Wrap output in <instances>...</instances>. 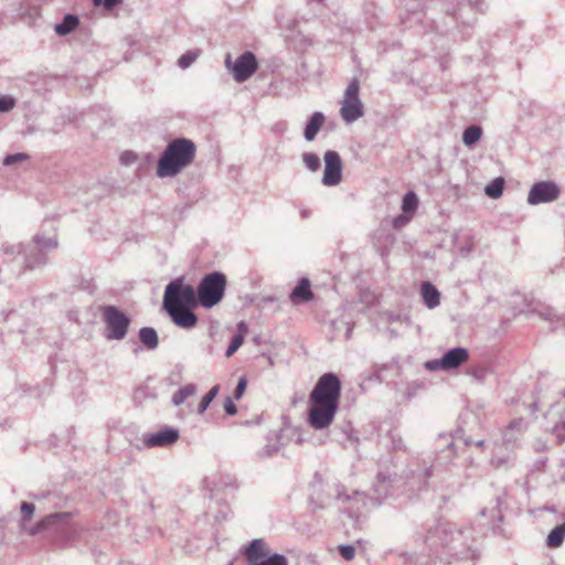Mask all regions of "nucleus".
I'll use <instances>...</instances> for the list:
<instances>
[{
  "mask_svg": "<svg viewBox=\"0 0 565 565\" xmlns=\"http://www.w3.org/2000/svg\"><path fill=\"white\" fill-rule=\"evenodd\" d=\"M198 303L194 287L185 284L183 278H177L167 285L163 309L178 327L191 329L196 324L198 317L192 309Z\"/></svg>",
  "mask_w": 565,
  "mask_h": 565,
  "instance_id": "obj_1",
  "label": "nucleus"
},
{
  "mask_svg": "<svg viewBox=\"0 0 565 565\" xmlns=\"http://www.w3.org/2000/svg\"><path fill=\"white\" fill-rule=\"evenodd\" d=\"M196 146L188 138L171 140L161 153L157 175L159 178H174L188 168L195 159Z\"/></svg>",
  "mask_w": 565,
  "mask_h": 565,
  "instance_id": "obj_2",
  "label": "nucleus"
},
{
  "mask_svg": "<svg viewBox=\"0 0 565 565\" xmlns=\"http://www.w3.org/2000/svg\"><path fill=\"white\" fill-rule=\"evenodd\" d=\"M226 288V277L221 271H213L205 275L198 288V302L204 308H212L217 305L224 297Z\"/></svg>",
  "mask_w": 565,
  "mask_h": 565,
  "instance_id": "obj_3",
  "label": "nucleus"
},
{
  "mask_svg": "<svg viewBox=\"0 0 565 565\" xmlns=\"http://www.w3.org/2000/svg\"><path fill=\"white\" fill-rule=\"evenodd\" d=\"M340 394L341 383L338 376L333 373H326L315 385L309 402L339 406Z\"/></svg>",
  "mask_w": 565,
  "mask_h": 565,
  "instance_id": "obj_4",
  "label": "nucleus"
},
{
  "mask_svg": "<svg viewBox=\"0 0 565 565\" xmlns=\"http://www.w3.org/2000/svg\"><path fill=\"white\" fill-rule=\"evenodd\" d=\"M244 555L248 565H288L286 556L271 553L269 545L263 539L253 540L245 547Z\"/></svg>",
  "mask_w": 565,
  "mask_h": 565,
  "instance_id": "obj_5",
  "label": "nucleus"
},
{
  "mask_svg": "<svg viewBox=\"0 0 565 565\" xmlns=\"http://www.w3.org/2000/svg\"><path fill=\"white\" fill-rule=\"evenodd\" d=\"M102 313L105 323V338L117 341L125 339L130 326L129 317L115 306H105Z\"/></svg>",
  "mask_w": 565,
  "mask_h": 565,
  "instance_id": "obj_6",
  "label": "nucleus"
},
{
  "mask_svg": "<svg viewBox=\"0 0 565 565\" xmlns=\"http://www.w3.org/2000/svg\"><path fill=\"white\" fill-rule=\"evenodd\" d=\"M360 84L353 78L344 90L340 114L344 121L353 122L363 116V104L359 97Z\"/></svg>",
  "mask_w": 565,
  "mask_h": 565,
  "instance_id": "obj_7",
  "label": "nucleus"
},
{
  "mask_svg": "<svg viewBox=\"0 0 565 565\" xmlns=\"http://www.w3.org/2000/svg\"><path fill=\"white\" fill-rule=\"evenodd\" d=\"M225 67L232 73L237 83H243L256 72L258 63L254 53L247 51L241 54L234 63L232 62L231 54H227Z\"/></svg>",
  "mask_w": 565,
  "mask_h": 565,
  "instance_id": "obj_8",
  "label": "nucleus"
},
{
  "mask_svg": "<svg viewBox=\"0 0 565 565\" xmlns=\"http://www.w3.org/2000/svg\"><path fill=\"white\" fill-rule=\"evenodd\" d=\"M559 194L561 190L556 183L551 181L536 182L530 189L527 203L531 205L550 203L557 200Z\"/></svg>",
  "mask_w": 565,
  "mask_h": 565,
  "instance_id": "obj_9",
  "label": "nucleus"
},
{
  "mask_svg": "<svg viewBox=\"0 0 565 565\" xmlns=\"http://www.w3.org/2000/svg\"><path fill=\"white\" fill-rule=\"evenodd\" d=\"M310 403V408L308 413V423L315 429H323L327 428L335 416V413L339 406L330 405V404H316Z\"/></svg>",
  "mask_w": 565,
  "mask_h": 565,
  "instance_id": "obj_10",
  "label": "nucleus"
},
{
  "mask_svg": "<svg viewBox=\"0 0 565 565\" xmlns=\"http://www.w3.org/2000/svg\"><path fill=\"white\" fill-rule=\"evenodd\" d=\"M342 180V162L337 151L328 150L324 153V172L322 184L326 186L338 185Z\"/></svg>",
  "mask_w": 565,
  "mask_h": 565,
  "instance_id": "obj_11",
  "label": "nucleus"
},
{
  "mask_svg": "<svg viewBox=\"0 0 565 565\" xmlns=\"http://www.w3.org/2000/svg\"><path fill=\"white\" fill-rule=\"evenodd\" d=\"M4 252L7 254L22 253L24 254V263L25 266L30 269L38 268L47 263V252L32 248V246L28 245L23 247L21 244L6 246Z\"/></svg>",
  "mask_w": 565,
  "mask_h": 565,
  "instance_id": "obj_12",
  "label": "nucleus"
},
{
  "mask_svg": "<svg viewBox=\"0 0 565 565\" xmlns=\"http://www.w3.org/2000/svg\"><path fill=\"white\" fill-rule=\"evenodd\" d=\"M20 509H21V513H22V520H21L20 526L24 532H26L31 535H35V534L40 533L41 531L45 530L46 527L50 526V524L54 521V519L60 518V514H51V515H47L46 518H44L43 520H41L40 522H38L34 526L28 527L26 522L29 520H31V518L34 513L35 507L32 503L22 502Z\"/></svg>",
  "mask_w": 565,
  "mask_h": 565,
  "instance_id": "obj_13",
  "label": "nucleus"
},
{
  "mask_svg": "<svg viewBox=\"0 0 565 565\" xmlns=\"http://www.w3.org/2000/svg\"><path fill=\"white\" fill-rule=\"evenodd\" d=\"M179 430L172 427H166L159 431L143 436V444L148 448L169 447L178 441Z\"/></svg>",
  "mask_w": 565,
  "mask_h": 565,
  "instance_id": "obj_14",
  "label": "nucleus"
},
{
  "mask_svg": "<svg viewBox=\"0 0 565 565\" xmlns=\"http://www.w3.org/2000/svg\"><path fill=\"white\" fill-rule=\"evenodd\" d=\"M527 424L524 418H516L510 422L502 433L503 441L505 445L516 443L525 433Z\"/></svg>",
  "mask_w": 565,
  "mask_h": 565,
  "instance_id": "obj_15",
  "label": "nucleus"
},
{
  "mask_svg": "<svg viewBox=\"0 0 565 565\" xmlns=\"http://www.w3.org/2000/svg\"><path fill=\"white\" fill-rule=\"evenodd\" d=\"M468 359V351L463 348H454L448 350L441 358L444 370L457 369Z\"/></svg>",
  "mask_w": 565,
  "mask_h": 565,
  "instance_id": "obj_16",
  "label": "nucleus"
},
{
  "mask_svg": "<svg viewBox=\"0 0 565 565\" xmlns=\"http://www.w3.org/2000/svg\"><path fill=\"white\" fill-rule=\"evenodd\" d=\"M455 533L448 530V525L438 524L434 531H429L426 543L435 547L437 545H447L450 540H448V535L452 536Z\"/></svg>",
  "mask_w": 565,
  "mask_h": 565,
  "instance_id": "obj_17",
  "label": "nucleus"
},
{
  "mask_svg": "<svg viewBox=\"0 0 565 565\" xmlns=\"http://www.w3.org/2000/svg\"><path fill=\"white\" fill-rule=\"evenodd\" d=\"M313 298V294L310 289V281L308 278H301L298 285L292 289L290 294V300L294 303L307 302Z\"/></svg>",
  "mask_w": 565,
  "mask_h": 565,
  "instance_id": "obj_18",
  "label": "nucleus"
},
{
  "mask_svg": "<svg viewBox=\"0 0 565 565\" xmlns=\"http://www.w3.org/2000/svg\"><path fill=\"white\" fill-rule=\"evenodd\" d=\"M420 295L427 308L434 309L440 305V292L430 281L422 284Z\"/></svg>",
  "mask_w": 565,
  "mask_h": 565,
  "instance_id": "obj_19",
  "label": "nucleus"
},
{
  "mask_svg": "<svg viewBox=\"0 0 565 565\" xmlns=\"http://www.w3.org/2000/svg\"><path fill=\"white\" fill-rule=\"evenodd\" d=\"M324 121L326 117L321 111L313 113L305 127V139L307 141H312L322 128Z\"/></svg>",
  "mask_w": 565,
  "mask_h": 565,
  "instance_id": "obj_20",
  "label": "nucleus"
},
{
  "mask_svg": "<svg viewBox=\"0 0 565 565\" xmlns=\"http://www.w3.org/2000/svg\"><path fill=\"white\" fill-rule=\"evenodd\" d=\"M32 248L41 249L44 252H51L57 247V238L55 235L44 236L36 234L33 237L32 243L29 244Z\"/></svg>",
  "mask_w": 565,
  "mask_h": 565,
  "instance_id": "obj_21",
  "label": "nucleus"
},
{
  "mask_svg": "<svg viewBox=\"0 0 565 565\" xmlns=\"http://www.w3.org/2000/svg\"><path fill=\"white\" fill-rule=\"evenodd\" d=\"M78 23H79V20L76 15L66 14L63 18L62 22L57 23L55 25L54 30L60 36H65L67 34H70L72 31H74L76 29V26L78 25Z\"/></svg>",
  "mask_w": 565,
  "mask_h": 565,
  "instance_id": "obj_22",
  "label": "nucleus"
},
{
  "mask_svg": "<svg viewBox=\"0 0 565 565\" xmlns=\"http://www.w3.org/2000/svg\"><path fill=\"white\" fill-rule=\"evenodd\" d=\"M139 339L148 350H154L158 347V334L153 328H141L139 330Z\"/></svg>",
  "mask_w": 565,
  "mask_h": 565,
  "instance_id": "obj_23",
  "label": "nucleus"
},
{
  "mask_svg": "<svg viewBox=\"0 0 565 565\" xmlns=\"http://www.w3.org/2000/svg\"><path fill=\"white\" fill-rule=\"evenodd\" d=\"M565 539V522L555 526L546 539V545L548 547H559Z\"/></svg>",
  "mask_w": 565,
  "mask_h": 565,
  "instance_id": "obj_24",
  "label": "nucleus"
},
{
  "mask_svg": "<svg viewBox=\"0 0 565 565\" xmlns=\"http://www.w3.org/2000/svg\"><path fill=\"white\" fill-rule=\"evenodd\" d=\"M482 136V128L477 125L469 126L462 134V142L467 147L476 145Z\"/></svg>",
  "mask_w": 565,
  "mask_h": 565,
  "instance_id": "obj_25",
  "label": "nucleus"
},
{
  "mask_svg": "<svg viewBox=\"0 0 565 565\" xmlns=\"http://www.w3.org/2000/svg\"><path fill=\"white\" fill-rule=\"evenodd\" d=\"M195 393H196V386L194 384H186L173 394L172 403L174 406H180L190 396L194 395Z\"/></svg>",
  "mask_w": 565,
  "mask_h": 565,
  "instance_id": "obj_26",
  "label": "nucleus"
},
{
  "mask_svg": "<svg viewBox=\"0 0 565 565\" xmlns=\"http://www.w3.org/2000/svg\"><path fill=\"white\" fill-rule=\"evenodd\" d=\"M504 184L503 178H495L484 188V192L491 199H499L502 196Z\"/></svg>",
  "mask_w": 565,
  "mask_h": 565,
  "instance_id": "obj_27",
  "label": "nucleus"
},
{
  "mask_svg": "<svg viewBox=\"0 0 565 565\" xmlns=\"http://www.w3.org/2000/svg\"><path fill=\"white\" fill-rule=\"evenodd\" d=\"M417 207H418V198H417V195L413 191L407 192L404 195L403 202H402V210H403V212L406 213V214L414 215V213L417 210Z\"/></svg>",
  "mask_w": 565,
  "mask_h": 565,
  "instance_id": "obj_28",
  "label": "nucleus"
},
{
  "mask_svg": "<svg viewBox=\"0 0 565 565\" xmlns=\"http://www.w3.org/2000/svg\"><path fill=\"white\" fill-rule=\"evenodd\" d=\"M218 392L220 385H214L213 387H211V390L203 396L199 404V414H203L207 409L212 401L217 396Z\"/></svg>",
  "mask_w": 565,
  "mask_h": 565,
  "instance_id": "obj_29",
  "label": "nucleus"
},
{
  "mask_svg": "<svg viewBox=\"0 0 565 565\" xmlns=\"http://www.w3.org/2000/svg\"><path fill=\"white\" fill-rule=\"evenodd\" d=\"M387 482L388 478L385 475H377L376 482L374 484V492L376 493L377 498H385L388 494Z\"/></svg>",
  "mask_w": 565,
  "mask_h": 565,
  "instance_id": "obj_30",
  "label": "nucleus"
},
{
  "mask_svg": "<svg viewBox=\"0 0 565 565\" xmlns=\"http://www.w3.org/2000/svg\"><path fill=\"white\" fill-rule=\"evenodd\" d=\"M302 161L305 166L312 172L318 171L321 166L320 158L313 152H305L302 154Z\"/></svg>",
  "mask_w": 565,
  "mask_h": 565,
  "instance_id": "obj_31",
  "label": "nucleus"
},
{
  "mask_svg": "<svg viewBox=\"0 0 565 565\" xmlns=\"http://www.w3.org/2000/svg\"><path fill=\"white\" fill-rule=\"evenodd\" d=\"M157 398V393L154 390L150 388L148 385L140 386L135 392V399L138 402H143L146 399H154Z\"/></svg>",
  "mask_w": 565,
  "mask_h": 565,
  "instance_id": "obj_32",
  "label": "nucleus"
},
{
  "mask_svg": "<svg viewBox=\"0 0 565 565\" xmlns=\"http://www.w3.org/2000/svg\"><path fill=\"white\" fill-rule=\"evenodd\" d=\"M243 342H244V335L242 333L235 334L231 340V343L225 352V355L227 358L232 356L241 348Z\"/></svg>",
  "mask_w": 565,
  "mask_h": 565,
  "instance_id": "obj_33",
  "label": "nucleus"
},
{
  "mask_svg": "<svg viewBox=\"0 0 565 565\" xmlns=\"http://www.w3.org/2000/svg\"><path fill=\"white\" fill-rule=\"evenodd\" d=\"M196 58L198 54L195 52H186L185 54L180 56L178 65L183 70L188 68L194 63Z\"/></svg>",
  "mask_w": 565,
  "mask_h": 565,
  "instance_id": "obj_34",
  "label": "nucleus"
},
{
  "mask_svg": "<svg viewBox=\"0 0 565 565\" xmlns=\"http://www.w3.org/2000/svg\"><path fill=\"white\" fill-rule=\"evenodd\" d=\"M15 107V99L12 96L3 95L0 97V113H8Z\"/></svg>",
  "mask_w": 565,
  "mask_h": 565,
  "instance_id": "obj_35",
  "label": "nucleus"
},
{
  "mask_svg": "<svg viewBox=\"0 0 565 565\" xmlns=\"http://www.w3.org/2000/svg\"><path fill=\"white\" fill-rule=\"evenodd\" d=\"M413 215L411 214H406L403 212V214L396 216L394 220H393V227L396 228V230H399L402 227H404L406 224L409 223V221L412 220Z\"/></svg>",
  "mask_w": 565,
  "mask_h": 565,
  "instance_id": "obj_36",
  "label": "nucleus"
},
{
  "mask_svg": "<svg viewBox=\"0 0 565 565\" xmlns=\"http://www.w3.org/2000/svg\"><path fill=\"white\" fill-rule=\"evenodd\" d=\"M246 386H247V379L246 376H241L239 380H238V383L236 385V388L234 391V398L235 399H241L242 396L244 395L245 391H246Z\"/></svg>",
  "mask_w": 565,
  "mask_h": 565,
  "instance_id": "obj_37",
  "label": "nucleus"
},
{
  "mask_svg": "<svg viewBox=\"0 0 565 565\" xmlns=\"http://www.w3.org/2000/svg\"><path fill=\"white\" fill-rule=\"evenodd\" d=\"M26 159H28V154H25V153L9 154V156H7L3 159V164L4 166H11L13 163H17V162H20V161H24Z\"/></svg>",
  "mask_w": 565,
  "mask_h": 565,
  "instance_id": "obj_38",
  "label": "nucleus"
},
{
  "mask_svg": "<svg viewBox=\"0 0 565 565\" xmlns=\"http://www.w3.org/2000/svg\"><path fill=\"white\" fill-rule=\"evenodd\" d=\"M339 553L344 559L350 561L355 555V548L352 545H340Z\"/></svg>",
  "mask_w": 565,
  "mask_h": 565,
  "instance_id": "obj_39",
  "label": "nucleus"
},
{
  "mask_svg": "<svg viewBox=\"0 0 565 565\" xmlns=\"http://www.w3.org/2000/svg\"><path fill=\"white\" fill-rule=\"evenodd\" d=\"M390 439L392 443V447L394 449H402L404 448L403 438L399 436V434L395 430L390 433Z\"/></svg>",
  "mask_w": 565,
  "mask_h": 565,
  "instance_id": "obj_40",
  "label": "nucleus"
},
{
  "mask_svg": "<svg viewBox=\"0 0 565 565\" xmlns=\"http://www.w3.org/2000/svg\"><path fill=\"white\" fill-rule=\"evenodd\" d=\"M425 369L428 371L444 370V363H441V359L430 360L425 363Z\"/></svg>",
  "mask_w": 565,
  "mask_h": 565,
  "instance_id": "obj_41",
  "label": "nucleus"
},
{
  "mask_svg": "<svg viewBox=\"0 0 565 565\" xmlns=\"http://www.w3.org/2000/svg\"><path fill=\"white\" fill-rule=\"evenodd\" d=\"M224 411L227 415L233 416L237 413V408L231 397H227L224 403Z\"/></svg>",
  "mask_w": 565,
  "mask_h": 565,
  "instance_id": "obj_42",
  "label": "nucleus"
},
{
  "mask_svg": "<svg viewBox=\"0 0 565 565\" xmlns=\"http://www.w3.org/2000/svg\"><path fill=\"white\" fill-rule=\"evenodd\" d=\"M96 6H104L106 9L110 10L119 4L122 0H93Z\"/></svg>",
  "mask_w": 565,
  "mask_h": 565,
  "instance_id": "obj_43",
  "label": "nucleus"
},
{
  "mask_svg": "<svg viewBox=\"0 0 565 565\" xmlns=\"http://www.w3.org/2000/svg\"><path fill=\"white\" fill-rule=\"evenodd\" d=\"M540 316L545 319V320H548L551 322L554 321V318H555V315L554 312L552 311V309H545L543 311L540 312Z\"/></svg>",
  "mask_w": 565,
  "mask_h": 565,
  "instance_id": "obj_44",
  "label": "nucleus"
},
{
  "mask_svg": "<svg viewBox=\"0 0 565 565\" xmlns=\"http://www.w3.org/2000/svg\"><path fill=\"white\" fill-rule=\"evenodd\" d=\"M135 159H136V156L132 152H126L121 156L122 162H125L127 164L134 162Z\"/></svg>",
  "mask_w": 565,
  "mask_h": 565,
  "instance_id": "obj_45",
  "label": "nucleus"
},
{
  "mask_svg": "<svg viewBox=\"0 0 565 565\" xmlns=\"http://www.w3.org/2000/svg\"><path fill=\"white\" fill-rule=\"evenodd\" d=\"M238 330H239V331H244V330H246V324H245V322L241 321V322L238 323Z\"/></svg>",
  "mask_w": 565,
  "mask_h": 565,
  "instance_id": "obj_46",
  "label": "nucleus"
},
{
  "mask_svg": "<svg viewBox=\"0 0 565 565\" xmlns=\"http://www.w3.org/2000/svg\"><path fill=\"white\" fill-rule=\"evenodd\" d=\"M349 439L351 440L352 445H355L358 443V439L353 438L351 435H349Z\"/></svg>",
  "mask_w": 565,
  "mask_h": 565,
  "instance_id": "obj_47",
  "label": "nucleus"
},
{
  "mask_svg": "<svg viewBox=\"0 0 565 565\" xmlns=\"http://www.w3.org/2000/svg\"><path fill=\"white\" fill-rule=\"evenodd\" d=\"M431 473H433V470H431V469H427V470L425 471L426 477H429Z\"/></svg>",
  "mask_w": 565,
  "mask_h": 565,
  "instance_id": "obj_48",
  "label": "nucleus"
},
{
  "mask_svg": "<svg viewBox=\"0 0 565 565\" xmlns=\"http://www.w3.org/2000/svg\"><path fill=\"white\" fill-rule=\"evenodd\" d=\"M339 498H343L347 501L351 499L349 495H342L341 493H339Z\"/></svg>",
  "mask_w": 565,
  "mask_h": 565,
  "instance_id": "obj_49",
  "label": "nucleus"
},
{
  "mask_svg": "<svg viewBox=\"0 0 565 565\" xmlns=\"http://www.w3.org/2000/svg\"><path fill=\"white\" fill-rule=\"evenodd\" d=\"M483 444H484V441H483V440H479V441L477 443V446L481 447V446H483Z\"/></svg>",
  "mask_w": 565,
  "mask_h": 565,
  "instance_id": "obj_50",
  "label": "nucleus"
},
{
  "mask_svg": "<svg viewBox=\"0 0 565 565\" xmlns=\"http://www.w3.org/2000/svg\"><path fill=\"white\" fill-rule=\"evenodd\" d=\"M481 515L484 516L486 515V510H482L481 511Z\"/></svg>",
  "mask_w": 565,
  "mask_h": 565,
  "instance_id": "obj_51",
  "label": "nucleus"
}]
</instances>
